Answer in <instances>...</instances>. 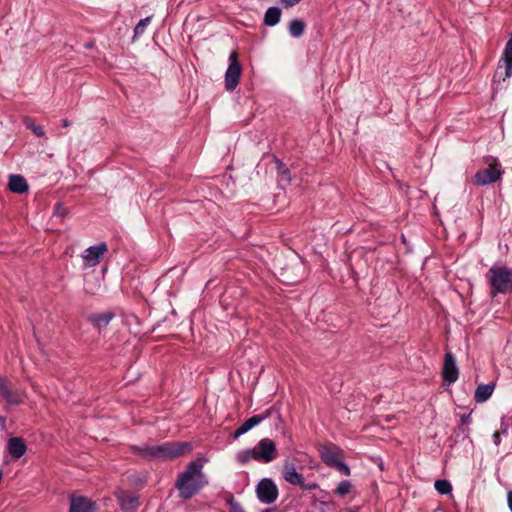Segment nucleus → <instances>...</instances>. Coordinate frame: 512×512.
<instances>
[{"instance_id":"obj_16","label":"nucleus","mask_w":512,"mask_h":512,"mask_svg":"<svg viewBox=\"0 0 512 512\" xmlns=\"http://www.w3.org/2000/svg\"><path fill=\"white\" fill-rule=\"evenodd\" d=\"M119 503L123 512H135L139 506V498L134 494L122 493Z\"/></svg>"},{"instance_id":"obj_12","label":"nucleus","mask_w":512,"mask_h":512,"mask_svg":"<svg viewBox=\"0 0 512 512\" xmlns=\"http://www.w3.org/2000/svg\"><path fill=\"white\" fill-rule=\"evenodd\" d=\"M96 509V503L89 498L74 494L70 496L69 512H94Z\"/></svg>"},{"instance_id":"obj_19","label":"nucleus","mask_w":512,"mask_h":512,"mask_svg":"<svg viewBox=\"0 0 512 512\" xmlns=\"http://www.w3.org/2000/svg\"><path fill=\"white\" fill-rule=\"evenodd\" d=\"M281 9L278 7H269L264 13L263 23L266 26L273 27L280 22Z\"/></svg>"},{"instance_id":"obj_30","label":"nucleus","mask_w":512,"mask_h":512,"mask_svg":"<svg viewBox=\"0 0 512 512\" xmlns=\"http://www.w3.org/2000/svg\"><path fill=\"white\" fill-rule=\"evenodd\" d=\"M230 512H244L242 506L237 502L230 503Z\"/></svg>"},{"instance_id":"obj_8","label":"nucleus","mask_w":512,"mask_h":512,"mask_svg":"<svg viewBox=\"0 0 512 512\" xmlns=\"http://www.w3.org/2000/svg\"><path fill=\"white\" fill-rule=\"evenodd\" d=\"M256 461L269 463L277 458V449L275 443L269 438L261 439L256 447Z\"/></svg>"},{"instance_id":"obj_38","label":"nucleus","mask_w":512,"mask_h":512,"mask_svg":"<svg viewBox=\"0 0 512 512\" xmlns=\"http://www.w3.org/2000/svg\"><path fill=\"white\" fill-rule=\"evenodd\" d=\"M2 476H3V473H2V471L0 470V480L2 479Z\"/></svg>"},{"instance_id":"obj_5","label":"nucleus","mask_w":512,"mask_h":512,"mask_svg":"<svg viewBox=\"0 0 512 512\" xmlns=\"http://www.w3.org/2000/svg\"><path fill=\"white\" fill-rule=\"evenodd\" d=\"M502 170L500 164L496 161L490 164L487 168L478 171L473 177V183L477 186H485L500 180L502 177Z\"/></svg>"},{"instance_id":"obj_7","label":"nucleus","mask_w":512,"mask_h":512,"mask_svg":"<svg viewBox=\"0 0 512 512\" xmlns=\"http://www.w3.org/2000/svg\"><path fill=\"white\" fill-rule=\"evenodd\" d=\"M256 493L261 503L271 504L278 497V488L271 479L264 478L257 484Z\"/></svg>"},{"instance_id":"obj_10","label":"nucleus","mask_w":512,"mask_h":512,"mask_svg":"<svg viewBox=\"0 0 512 512\" xmlns=\"http://www.w3.org/2000/svg\"><path fill=\"white\" fill-rule=\"evenodd\" d=\"M272 410L267 409L264 413L259 415H254L247 420H245L233 433V438L237 439L240 436L247 433L249 430L260 424L265 419L269 418L271 416Z\"/></svg>"},{"instance_id":"obj_25","label":"nucleus","mask_w":512,"mask_h":512,"mask_svg":"<svg viewBox=\"0 0 512 512\" xmlns=\"http://www.w3.org/2000/svg\"><path fill=\"white\" fill-rule=\"evenodd\" d=\"M24 123L26 127L30 129L37 137H43L45 135L43 127L36 125L30 118H26Z\"/></svg>"},{"instance_id":"obj_18","label":"nucleus","mask_w":512,"mask_h":512,"mask_svg":"<svg viewBox=\"0 0 512 512\" xmlns=\"http://www.w3.org/2000/svg\"><path fill=\"white\" fill-rule=\"evenodd\" d=\"M495 388V384H481L478 385L475 393H474V399L477 403H483L487 401L493 394Z\"/></svg>"},{"instance_id":"obj_14","label":"nucleus","mask_w":512,"mask_h":512,"mask_svg":"<svg viewBox=\"0 0 512 512\" xmlns=\"http://www.w3.org/2000/svg\"><path fill=\"white\" fill-rule=\"evenodd\" d=\"M321 459L327 466L333 467L341 461V451L336 446H326L321 450Z\"/></svg>"},{"instance_id":"obj_3","label":"nucleus","mask_w":512,"mask_h":512,"mask_svg":"<svg viewBox=\"0 0 512 512\" xmlns=\"http://www.w3.org/2000/svg\"><path fill=\"white\" fill-rule=\"evenodd\" d=\"M486 278L492 296L512 293V267L493 265L489 268Z\"/></svg>"},{"instance_id":"obj_33","label":"nucleus","mask_w":512,"mask_h":512,"mask_svg":"<svg viewBox=\"0 0 512 512\" xmlns=\"http://www.w3.org/2000/svg\"><path fill=\"white\" fill-rule=\"evenodd\" d=\"M278 168H279V171L282 172L283 176H285V177L289 176L288 169L285 168V166L281 162L278 163ZM287 179L289 180V178H287Z\"/></svg>"},{"instance_id":"obj_27","label":"nucleus","mask_w":512,"mask_h":512,"mask_svg":"<svg viewBox=\"0 0 512 512\" xmlns=\"http://www.w3.org/2000/svg\"><path fill=\"white\" fill-rule=\"evenodd\" d=\"M332 468L337 469L340 471L343 475L349 476L350 475V468L342 461H339L337 465H334Z\"/></svg>"},{"instance_id":"obj_2","label":"nucleus","mask_w":512,"mask_h":512,"mask_svg":"<svg viewBox=\"0 0 512 512\" xmlns=\"http://www.w3.org/2000/svg\"><path fill=\"white\" fill-rule=\"evenodd\" d=\"M130 451L147 461L170 460L192 451V445L189 442H166L160 445H133Z\"/></svg>"},{"instance_id":"obj_4","label":"nucleus","mask_w":512,"mask_h":512,"mask_svg":"<svg viewBox=\"0 0 512 512\" xmlns=\"http://www.w3.org/2000/svg\"><path fill=\"white\" fill-rule=\"evenodd\" d=\"M229 65L225 72V88L227 91H233L239 84L241 76V65L238 61V54L232 51L229 55Z\"/></svg>"},{"instance_id":"obj_28","label":"nucleus","mask_w":512,"mask_h":512,"mask_svg":"<svg viewBox=\"0 0 512 512\" xmlns=\"http://www.w3.org/2000/svg\"><path fill=\"white\" fill-rule=\"evenodd\" d=\"M302 0H278V2L284 7V8H291L300 3Z\"/></svg>"},{"instance_id":"obj_26","label":"nucleus","mask_w":512,"mask_h":512,"mask_svg":"<svg viewBox=\"0 0 512 512\" xmlns=\"http://www.w3.org/2000/svg\"><path fill=\"white\" fill-rule=\"evenodd\" d=\"M151 19H152V16H148V17H146V18H144V19H141V20L137 23V25H136V26H135V28H134V34H135V36H137V35H141V34H143V33H144V31H145V29H146L147 25L151 22Z\"/></svg>"},{"instance_id":"obj_24","label":"nucleus","mask_w":512,"mask_h":512,"mask_svg":"<svg viewBox=\"0 0 512 512\" xmlns=\"http://www.w3.org/2000/svg\"><path fill=\"white\" fill-rule=\"evenodd\" d=\"M353 489V485L350 481L348 480H342L336 490H335V494L341 496V497H344L346 496L347 494H349Z\"/></svg>"},{"instance_id":"obj_11","label":"nucleus","mask_w":512,"mask_h":512,"mask_svg":"<svg viewBox=\"0 0 512 512\" xmlns=\"http://www.w3.org/2000/svg\"><path fill=\"white\" fill-rule=\"evenodd\" d=\"M0 395L10 405H19L25 396L24 392L11 389L2 377H0Z\"/></svg>"},{"instance_id":"obj_1","label":"nucleus","mask_w":512,"mask_h":512,"mask_svg":"<svg viewBox=\"0 0 512 512\" xmlns=\"http://www.w3.org/2000/svg\"><path fill=\"white\" fill-rule=\"evenodd\" d=\"M205 459L191 461L181 472L175 481L178 496L187 500L198 494L208 484V479L203 473Z\"/></svg>"},{"instance_id":"obj_34","label":"nucleus","mask_w":512,"mask_h":512,"mask_svg":"<svg viewBox=\"0 0 512 512\" xmlns=\"http://www.w3.org/2000/svg\"><path fill=\"white\" fill-rule=\"evenodd\" d=\"M507 503L510 511L512 512V490L507 493Z\"/></svg>"},{"instance_id":"obj_15","label":"nucleus","mask_w":512,"mask_h":512,"mask_svg":"<svg viewBox=\"0 0 512 512\" xmlns=\"http://www.w3.org/2000/svg\"><path fill=\"white\" fill-rule=\"evenodd\" d=\"M283 478L291 485L299 486L303 482V476L296 471L295 465L292 463H285L282 470Z\"/></svg>"},{"instance_id":"obj_36","label":"nucleus","mask_w":512,"mask_h":512,"mask_svg":"<svg viewBox=\"0 0 512 512\" xmlns=\"http://www.w3.org/2000/svg\"><path fill=\"white\" fill-rule=\"evenodd\" d=\"M63 127H68L70 125V122L68 119H63L61 121Z\"/></svg>"},{"instance_id":"obj_29","label":"nucleus","mask_w":512,"mask_h":512,"mask_svg":"<svg viewBox=\"0 0 512 512\" xmlns=\"http://www.w3.org/2000/svg\"><path fill=\"white\" fill-rule=\"evenodd\" d=\"M300 488L303 489V490H307V491H313V490H316L318 488V484L315 483V482L305 483L303 481L302 484L300 485Z\"/></svg>"},{"instance_id":"obj_22","label":"nucleus","mask_w":512,"mask_h":512,"mask_svg":"<svg viewBox=\"0 0 512 512\" xmlns=\"http://www.w3.org/2000/svg\"><path fill=\"white\" fill-rule=\"evenodd\" d=\"M235 457H236V460L241 465H244V464L248 463L250 460H256V451L254 448L241 450V451L237 452Z\"/></svg>"},{"instance_id":"obj_32","label":"nucleus","mask_w":512,"mask_h":512,"mask_svg":"<svg viewBox=\"0 0 512 512\" xmlns=\"http://www.w3.org/2000/svg\"><path fill=\"white\" fill-rule=\"evenodd\" d=\"M493 442L496 446H499L501 443L500 431H495L492 435Z\"/></svg>"},{"instance_id":"obj_13","label":"nucleus","mask_w":512,"mask_h":512,"mask_svg":"<svg viewBox=\"0 0 512 512\" xmlns=\"http://www.w3.org/2000/svg\"><path fill=\"white\" fill-rule=\"evenodd\" d=\"M26 450L27 446L23 438L14 436L8 439L7 451L11 457L18 459L26 453Z\"/></svg>"},{"instance_id":"obj_23","label":"nucleus","mask_w":512,"mask_h":512,"mask_svg":"<svg viewBox=\"0 0 512 512\" xmlns=\"http://www.w3.org/2000/svg\"><path fill=\"white\" fill-rule=\"evenodd\" d=\"M434 487L439 494H450L452 492V485L448 480L438 479L434 483Z\"/></svg>"},{"instance_id":"obj_37","label":"nucleus","mask_w":512,"mask_h":512,"mask_svg":"<svg viewBox=\"0 0 512 512\" xmlns=\"http://www.w3.org/2000/svg\"><path fill=\"white\" fill-rule=\"evenodd\" d=\"M0 422H5V419L3 417H0Z\"/></svg>"},{"instance_id":"obj_35","label":"nucleus","mask_w":512,"mask_h":512,"mask_svg":"<svg viewBox=\"0 0 512 512\" xmlns=\"http://www.w3.org/2000/svg\"><path fill=\"white\" fill-rule=\"evenodd\" d=\"M507 432H508V427H507V425H506L504 422H502V423H501V431H500V434H501V433H502V434H507Z\"/></svg>"},{"instance_id":"obj_20","label":"nucleus","mask_w":512,"mask_h":512,"mask_svg":"<svg viewBox=\"0 0 512 512\" xmlns=\"http://www.w3.org/2000/svg\"><path fill=\"white\" fill-rule=\"evenodd\" d=\"M113 317L114 314L108 311L92 315L90 320L95 327L101 329L103 327H106L109 324V322L113 319Z\"/></svg>"},{"instance_id":"obj_31","label":"nucleus","mask_w":512,"mask_h":512,"mask_svg":"<svg viewBox=\"0 0 512 512\" xmlns=\"http://www.w3.org/2000/svg\"><path fill=\"white\" fill-rule=\"evenodd\" d=\"M472 422L471 414H466L461 416V424L462 425H470Z\"/></svg>"},{"instance_id":"obj_21","label":"nucleus","mask_w":512,"mask_h":512,"mask_svg":"<svg viewBox=\"0 0 512 512\" xmlns=\"http://www.w3.org/2000/svg\"><path fill=\"white\" fill-rule=\"evenodd\" d=\"M289 34L294 38H299L305 31V23L301 19H293L288 25Z\"/></svg>"},{"instance_id":"obj_6","label":"nucleus","mask_w":512,"mask_h":512,"mask_svg":"<svg viewBox=\"0 0 512 512\" xmlns=\"http://www.w3.org/2000/svg\"><path fill=\"white\" fill-rule=\"evenodd\" d=\"M107 251L108 246L105 242L98 243L85 249L81 255L84 267L92 268L97 266Z\"/></svg>"},{"instance_id":"obj_9","label":"nucleus","mask_w":512,"mask_h":512,"mask_svg":"<svg viewBox=\"0 0 512 512\" xmlns=\"http://www.w3.org/2000/svg\"><path fill=\"white\" fill-rule=\"evenodd\" d=\"M442 375L444 381L448 384L456 382L459 377V370L456 365V360L451 352H447L445 354Z\"/></svg>"},{"instance_id":"obj_17","label":"nucleus","mask_w":512,"mask_h":512,"mask_svg":"<svg viewBox=\"0 0 512 512\" xmlns=\"http://www.w3.org/2000/svg\"><path fill=\"white\" fill-rule=\"evenodd\" d=\"M8 187L11 192L22 194L28 190V184L21 175H11L9 177Z\"/></svg>"}]
</instances>
